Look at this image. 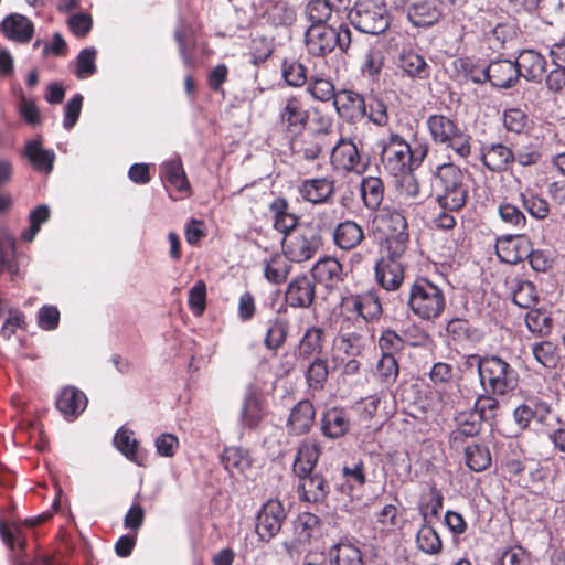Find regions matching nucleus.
<instances>
[{
    "mask_svg": "<svg viewBox=\"0 0 565 565\" xmlns=\"http://www.w3.org/2000/svg\"><path fill=\"white\" fill-rule=\"evenodd\" d=\"M281 75L286 83L292 87H301L307 81V68L296 60H285L281 64Z\"/></svg>",
    "mask_w": 565,
    "mask_h": 565,
    "instance_id": "nucleus-44",
    "label": "nucleus"
},
{
    "mask_svg": "<svg viewBox=\"0 0 565 565\" xmlns=\"http://www.w3.org/2000/svg\"><path fill=\"white\" fill-rule=\"evenodd\" d=\"M376 230L385 236L386 249L393 254L406 252L408 245V224L404 214L391 206L381 209L374 217Z\"/></svg>",
    "mask_w": 565,
    "mask_h": 565,
    "instance_id": "nucleus-7",
    "label": "nucleus"
},
{
    "mask_svg": "<svg viewBox=\"0 0 565 565\" xmlns=\"http://www.w3.org/2000/svg\"><path fill=\"white\" fill-rule=\"evenodd\" d=\"M334 28L311 24L306 32V46L311 55L324 56L334 50Z\"/></svg>",
    "mask_w": 565,
    "mask_h": 565,
    "instance_id": "nucleus-15",
    "label": "nucleus"
},
{
    "mask_svg": "<svg viewBox=\"0 0 565 565\" xmlns=\"http://www.w3.org/2000/svg\"><path fill=\"white\" fill-rule=\"evenodd\" d=\"M331 163L337 169L362 173L367 167V162L363 159L360 150L350 138H340L331 151Z\"/></svg>",
    "mask_w": 565,
    "mask_h": 565,
    "instance_id": "nucleus-11",
    "label": "nucleus"
},
{
    "mask_svg": "<svg viewBox=\"0 0 565 565\" xmlns=\"http://www.w3.org/2000/svg\"><path fill=\"white\" fill-rule=\"evenodd\" d=\"M515 65L519 77L529 82L541 83L546 72L547 62L545 57L534 50H523L519 53Z\"/></svg>",
    "mask_w": 565,
    "mask_h": 565,
    "instance_id": "nucleus-16",
    "label": "nucleus"
},
{
    "mask_svg": "<svg viewBox=\"0 0 565 565\" xmlns=\"http://www.w3.org/2000/svg\"><path fill=\"white\" fill-rule=\"evenodd\" d=\"M426 126L431 140L437 145H445L460 128L456 120L441 114L429 115Z\"/></svg>",
    "mask_w": 565,
    "mask_h": 565,
    "instance_id": "nucleus-27",
    "label": "nucleus"
},
{
    "mask_svg": "<svg viewBox=\"0 0 565 565\" xmlns=\"http://www.w3.org/2000/svg\"><path fill=\"white\" fill-rule=\"evenodd\" d=\"M224 468L231 473H243L250 467L247 452L239 447H226L221 456Z\"/></svg>",
    "mask_w": 565,
    "mask_h": 565,
    "instance_id": "nucleus-39",
    "label": "nucleus"
},
{
    "mask_svg": "<svg viewBox=\"0 0 565 565\" xmlns=\"http://www.w3.org/2000/svg\"><path fill=\"white\" fill-rule=\"evenodd\" d=\"M322 246L319 230L310 224L302 223L298 228L284 235L282 252L291 262L301 263L311 259Z\"/></svg>",
    "mask_w": 565,
    "mask_h": 565,
    "instance_id": "nucleus-6",
    "label": "nucleus"
},
{
    "mask_svg": "<svg viewBox=\"0 0 565 565\" xmlns=\"http://www.w3.org/2000/svg\"><path fill=\"white\" fill-rule=\"evenodd\" d=\"M333 106L338 115L348 121H356L366 116L365 98L351 89L338 92L333 99Z\"/></svg>",
    "mask_w": 565,
    "mask_h": 565,
    "instance_id": "nucleus-14",
    "label": "nucleus"
},
{
    "mask_svg": "<svg viewBox=\"0 0 565 565\" xmlns=\"http://www.w3.org/2000/svg\"><path fill=\"white\" fill-rule=\"evenodd\" d=\"M490 83L498 88H511L519 81L515 61L498 58L488 65Z\"/></svg>",
    "mask_w": 565,
    "mask_h": 565,
    "instance_id": "nucleus-22",
    "label": "nucleus"
},
{
    "mask_svg": "<svg viewBox=\"0 0 565 565\" xmlns=\"http://www.w3.org/2000/svg\"><path fill=\"white\" fill-rule=\"evenodd\" d=\"M0 31L9 40L28 43L33 36L34 24L20 13H11L0 23Z\"/></svg>",
    "mask_w": 565,
    "mask_h": 565,
    "instance_id": "nucleus-20",
    "label": "nucleus"
},
{
    "mask_svg": "<svg viewBox=\"0 0 565 565\" xmlns=\"http://www.w3.org/2000/svg\"><path fill=\"white\" fill-rule=\"evenodd\" d=\"M381 162L384 170L393 177H403L419 167L427 154V148L412 150L409 143L397 132L391 131L379 140Z\"/></svg>",
    "mask_w": 565,
    "mask_h": 565,
    "instance_id": "nucleus-2",
    "label": "nucleus"
},
{
    "mask_svg": "<svg viewBox=\"0 0 565 565\" xmlns=\"http://www.w3.org/2000/svg\"><path fill=\"white\" fill-rule=\"evenodd\" d=\"M447 332L455 340H472L476 338L477 330L472 329L468 320L452 319L447 324Z\"/></svg>",
    "mask_w": 565,
    "mask_h": 565,
    "instance_id": "nucleus-59",
    "label": "nucleus"
},
{
    "mask_svg": "<svg viewBox=\"0 0 565 565\" xmlns=\"http://www.w3.org/2000/svg\"><path fill=\"white\" fill-rule=\"evenodd\" d=\"M407 20L416 28H429L437 23L441 11L434 1L420 0L405 8Z\"/></svg>",
    "mask_w": 565,
    "mask_h": 565,
    "instance_id": "nucleus-18",
    "label": "nucleus"
},
{
    "mask_svg": "<svg viewBox=\"0 0 565 565\" xmlns=\"http://www.w3.org/2000/svg\"><path fill=\"white\" fill-rule=\"evenodd\" d=\"M405 252L393 254L392 249H386L375 264L374 273L377 284L387 291L397 290L405 278V266L403 257Z\"/></svg>",
    "mask_w": 565,
    "mask_h": 565,
    "instance_id": "nucleus-10",
    "label": "nucleus"
},
{
    "mask_svg": "<svg viewBox=\"0 0 565 565\" xmlns=\"http://www.w3.org/2000/svg\"><path fill=\"white\" fill-rule=\"evenodd\" d=\"M494 396L484 393L477 398L473 411L480 420H490L494 417L495 411L499 407V402Z\"/></svg>",
    "mask_w": 565,
    "mask_h": 565,
    "instance_id": "nucleus-53",
    "label": "nucleus"
},
{
    "mask_svg": "<svg viewBox=\"0 0 565 565\" xmlns=\"http://www.w3.org/2000/svg\"><path fill=\"white\" fill-rule=\"evenodd\" d=\"M397 65L404 75L413 79H427L431 73V67L424 56L411 49L399 53Z\"/></svg>",
    "mask_w": 565,
    "mask_h": 565,
    "instance_id": "nucleus-23",
    "label": "nucleus"
},
{
    "mask_svg": "<svg viewBox=\"0 0 565 565\" xmlns=\"http://www.w3.org/2000/svg\"><path fill=\"white\" fill-rule=\"evenodd\" d=\"M309 110L301 96L289 95L282 99L278 114L281 130L291 139L300 136L309 124Z\"/></svg>",
    "mask_w": 565,
    "mask_h": 565,
    "instance_id": "nucleus-8",
    "label": "nucleus"
},
{
    "mask_svg": "<svg viewBox=\"0 0 565 565\" xmlns=\"http://www.w3.org/2000/svg\"><path fill=\"white\" fill-rule=\"evenodd\" d=\"M206 285L198 280L189 291V307L195 316H201L205 310Z\"/></svg>",
    "mask_w": 565,
    "mask_h": 565,
    "instance_id": "nucleus-57",
    "label": "nucleus"
},
{
    "mask_svg": "<svg viewBox=\"0 0 565 565\" xmlns=\"http://www.w3.org/2000/svg\"><path fill=\"white\" fill-rule=\"evenodd\" d=\"M87 405V398L83 392L74 386H67L62 390L57 399L56 408L66 418H76Z\"/></svg>",
    "mask_w": 565,
    "mask_h": 565,
    "instance_id": "nucleus-26",
    "label": "nucleus"
},
{
    "mask_svg": "<svg viewBox=\"0 0 565 565\" xmlns=\"http://www.w3.org/2000/svg\"><path fill=\"white\" fill-rule=\"evenodd\" d=\"M114 443L117 449L128 459L137 461L138 441L132 437V431L119 429L115 435Z\"/></svg>",
    "mask_w": 565,
    "mask_h": 565,
    "instance_id": "nucleus-51",
    "label": "nucleus"
},
{
    "mask_svg": "<svg viewBox=\"0 0 565 565\" xmlns=\"http://www.w3.org/2000/svg\"><path fill=\"white\" fill-rule=\"evenodd\" d=\"M96 51L94 49H84L77 56L76 75L78 78H86L96 72L95 64Z\"/></svg>",
    "mask_w": 565,
    "mask_h": 565,
    "instance_id": "nucleus-58",
    "label": "nucleus"
},
{
    "mask_svg": "<svg viewBox=\"0 0 565 565\" xmlns=\"http://www.w3.org/2000/svg\"><path fill=\"white\" fill-rule=\"evenodd\" d=\"M307 92L316 100L329 102L333 100L338 93H335L334 85L330 79L323 77H312L307 86Z\"/></svg>",
    "mask_w": 565,
    "mask_h": 565,
    "instance_id": "nucleus-46",
    "label": "nucleus"
},
{
    "mask_svg": "<svg viewBox=\"0 0 565 565\" xmlns=\"http://www.w3.org/2000/svg\"><path fill=\"white\" fill-rule=\"evenodd\" d=\"M470 136L461 128L455 134L445 146L451 148L460 158H467L471 153Z\"/></svg>",
    "mask_w": 565,
    "mask_h": 565,
    "instance_id": "nucleus-64",
    "label": "nucleus"
},
{
    "mask_svg": "<svg viewBox=\"0 0 565 565\" xmlns=\"http://www.w3.org/2000/svg\"><path fill=\"white\" fill-rule=\"evenodd\" d=\"M320 447L316 441H302L295 456L292 473L298 479L297 492L300 501L309 503H323L330 493L328 479L316 470Z\"/></svg>",
    "mask_w": 565,
    "mask_h": 565,
    "instance_id": "nucleus-1",
    "label": "nucleus"
},
{
    "mask_svg": "<svg viewBox=\"0 0 565 565\" xmlns=\"http://www.w3.org/2000/svg\"><path fill=\"white\" fill-rule=\"evenodd\" d=\"M329 369L326 359L315 358L307 367L306 380L311 390H322L328 380Z\"/></svg>",
    "mask_w": 565,
    "mask_h": 565,
    "instance_id": "nucleus-41",
    "label": "nucleus"
},
{
    "mask_svg": "<svg viewBox=\"0 0 565 565\" xmlns=\"http://www.w3.org/2000/svg\"><path fill=\"white\" fill-rule=\"evenodd\" d=\"M300 193L313 204L327 203L334 194V182L328 178L308 179L302 181Z\"/></svg>",
    "mask_w": 565,
    "mask_h": 565,
    "instance_id": "nucleus-24",
    "label": "nucleus"
},
{
    "mask_svg": "<svg viewBox=\"0 0 565 565\" xmlns=\"http://www.w3.org/2000/svg\"><path fill=\"white\" fill-rule=\"evenodd\" d=\"M188 33L186 26L181 24L174 31V39L179 44V52L183 64L191 68L195 66V58L193 56L194 44L188 42Z\"/></svg>",
    "mask_w": 565,
    "mask_h": 565,
    "instance_id": "nucleus-52",
    "label": "nucleus"
},
{
    "mask_svg": "<svg viewBox=\"0 0 565 565\" xmlns=\"http://www.w3.org/2000/svg\"><path fill=\"white\" fill-rule=\"evenodd\" d=\"M364 238L363 228L354 221H344L340 223L333 232L334 244L343 249L350 250L358 245Z\"/></svg>",
    "mask_w": 565,
    "mask_h": 565,
    "instance_id": "nucleus-31",
    "label": "nucleus"
},
{
    "mask_svg": "<svg viewBox=\"0 0 565 565\" xmlns=\"http://www.w3.org/2000/svg\"><path fill=\"white\" fill-rule=\"evenodd\" d=\"M288 334V322L284 319H273L268 321V328L264 339V344L269 350L280 348Z\"/></svg>",
    "mask_w": 565,
    "mask_h": 565,
    "instance_id": "nucleus-43",
    "label": "nucleus"
},
{
    "mask_svg": "<svg viewBox=\"0 0 565 565\" xmlns=\"http://www.w3.org/2000/svg\"><path fill=\"white\" fill-rule=\"evenodd\" d=\"M556 345L551 341H542L532 347L535 360L545 367H555L558 361Z\"/></svg>",
    "mask_w": 565,
    "mask_h": 565,
    "instance_id": "nucleus-49",
    "label": "nucleus"
},
{
    "mask_svg": "<svg viewBox=\"0 0 565 565\" xmlns=\"http://www.w3.org/2000/svg\"><path fill=\"white\" fill-rule=\"evenodd\" d=\"M326 342L324 330L320 327H311L301 337L298 348V359L308 360L311 356H320Z\"/></svg>",
    "mask_w": 565,
    "mask_h": 565,
    "instance_id": "nucleus-29",
    "label": "nucleus"
},
{
    "mask_svg": "<svg viewBox=\"0 0 565 565\" xmlns=\"http://www.w3.org/2000/svg\"><path fill=\"white\" fill-rule=\"evenodd\" d=\"M523 207L535 218L544 220L550 213V206L545 199L534 194H521Z\"/></svg>",
    "mask_w": 565,
    "mask_h": 565,
    "instance_id": "nucleus-54",
    "label": "nucleus"
},
{
    "mask_svg": "<svg viewBox=\"0 0 565 565\" xmlns=\"http://www.w3.org/2000/svg\"><path fill=\"white\" fill-rule=\"evenodd\" d=\"M481 161L490 171L501 172L514 161V153L503 143L486 145L481 148Z\"/></svg>",
    "mask_w": 565,
    "mask_h": 565,
    "instance_id": "nucleus-25",
    "label": "nucleus"
},
{
    "mask_svg": "<svg viewBox=\"0 0 565 565\" xmlns=\"http://www.w3.org/2000/svg\"><path fill=\"white\" fill-rule=\"evenodd\" d=\"M161 178L178 191H184L189 182L180 160H171L161 167Z\"/></svg>",
    "mask_w": 565,
    "mask_h": 565,
    "instance_id": "nucleus-40",
    "label": "nucleus"
},
{
    "mask_svg": "<svg viewBox=\"0 0 565 565\" xmlns=\"http://www.w3.org/2000/svg\"><path fill=\"white\" fill-rule=\"evenodd\" d=\"M316 297V287L308 276H298L292 279L285 292L286 302L292 308H309Z\"/></svg>",
    "mask_w": 565,
    "mask_h": 565,
    "instance_id": "nucleus-17",
    "label": "nucleus"
},
{
    "mask_svg": "<svg viewBox=\"0 0 565 565\" xmlns=\"http://www.w3.org/2000/svg\"><path fill=\"white\" fill-rule=\"evenodd\" d=\"M60 322V311L54 306H43L38 312V324L43 330H55Z\"/></svg>",
    "mask_w": 565,
    "mask_h": 565,
    "instance_id": "nucleus-63",
    "label": "nucleus"
},
{
    "mask_svg": "<svg viewBox=\"0 0 565 565\" xmlns=\"http://www.w3.org/2000/svg\"><path fill=\"white\" fill-rule=\"evenodd\" d=\"M353 309L365 321L379 318L382 313V306L374 291H369L353 298Z\"/></svg>",
    "mask_w": 565,
    "mask_h": 565,
    "instance_id": "nucleus-38",
    "label": "nucleus"
},
{
    "mask_svg": "<svg viewBox=\"0 0 565 565\" xmlns=\"http://www.w3.org/2000/svg\"><path fill=\"white\" fill-rule=\"evenodd\" d=\"M513 302L521 308H530L537 302V292L533 282L520 281L513 292Z\"/></svg>",
    "mask_w": 565,
    "mask_h": 565,
    "instance_id": "nucleus-50",
    "label": "nucleus"
},
{
    "mask_svg": "<svg viewBox=\"0 0 565 565\" xmlns=\"http://www.w3.org/2000/svg\"><path fill=\"white\" fill-rule=\"evenodd\" d=\"M480 385L484 393L507 395L519 384L516 370L498 355H488L486 364L480 366Z\"/></svg>",
    "mask_w": 565,
    "mask_h": 565,
    "instance_id": "nucleus-5",
    "label": "nucleus"
},
{
    "mask_svg": "<svg viewBox=\"0 0 565 565\" xmlns=\"http://www.w3.org/2000/svg\"><path fill=\"white\" fill-rule=\"evenodd\" d=\"M290 271V265L280 255H275L265 265V277L268 281L280 284L286 280Z\"/></svg>",
    "mask_w": 565,
    "mask_h": 565,
    "instance_id": "nucleus-47",
    "label": "nucleus"
},
{
    "mask_svg": "<svg viewBox=\"0 0 565 565\" xmlns=\"http://www.w3.org/2000/svg\"><path fill=\"white\" fill-rule=\"evenodd\" d=\"M350 0H311L306 7V14L312 24H326L333 12L348 8Z\"/></svg>",
    "mask_w": 565,
    "mask_h": 565,
    "instance_id": "nucleus-28",
    "label": "nucleus"
},
{
    "mask_svg": "<svg viewBox=\"0 0 565 565\" xmlns=\"http://www.w3.org/2000/svg\"><path fill=\"white\" fill-rule=\"evenodd\" d=\"M360 192L364 205L372 211L380 207L384 198V184L380 178L367 177L361 181Z\"/></svg>",
    "mask_w": 565,
    "mask_h": 565,
    "instance_id": "nucleus-36",
    "label": "nucleus"
},
{
    "mask_svg": "<svg viewBox=\"0 0 565 565\" xmlns=\"http://www.w3.org/2000/svg\"><path fill=\"white\" fill-rule=\"evenodd\" d=\"M379 348L382 354H392L399 352L404 348L403 339L393 330H385L379 339Z\"/></svg>",
    "mask_w": 565,
    "mask_h": 565,
    "instance_id": "nucleus-60",
    "label": "nucleus"
},
{
    "mask_svg": "<svg viewBox=\"0 0 565 565\" xmlns=\"http://www.w3.org/2000/svg\"><path fill=\"white\" fill-rule=\"evenodd\" d=\"M4 273L14 280L20 270L15 259V241L8 234H0V274Z\"/></svg>",
    "mask_w": 565,
    "mask_h": 565,
    "instance_id": "nucleus-34",
    "label": "nucleus"
},
{
    "mask_svg": "<svg viewBox=\"0 0 565 565\" xmlns=\"http://www.w3.org/2000/svg\"><path fill=\"white\" fill-rule=\"evenodd\" d=\"M83 105V96L75 94L66 104L64 109L63 126L65 129H72L79 117Z\"/></svg>",
    "mask_w": 565,
    "mask_h": 565,
    "instance_id": "nucleus-62",
    "label": "nucleus"
},
{
    "mask_svg": "<svg viewBox=\"0 0 565 565\" xmlns=\"http://www.w3.org/2000/svg\"><path fill=\"white\" fill-rule=\"evenodd\" d=\"M495 252L501 262L515 265L531 255V241L525 235H507L498 238Z\"/></svg>",
    "mask_w": 565,
    "mask_h": 565,
    "instance_id": "nucleus-13",
    "label": "nucleus"
},
{
    "mask_svg": "<svg viewBox=\"0 0 565 565\" xmlns=\"http://www.w3.org/2000/svg\"><path fill=\"white\" fill-rule=\"evenodd\" d=\"M311 275L326 287H333L341 280L342 265L333 257H324L313 265Z\"/></svg>",
    "mask_w": 565,
    "mask_h": 565,
    "instance_id": "nucleus-32",
    "label": "nucleus"
},
{
    "mask_svg": "<svg viewBox=\"0 0 565 565\" xmlns=\"http://www.w3.org/2000/svg\"><path fill=\"white\" fill-rule=\"evenodd\" d=\"M286 519V512L278 500H268L256 518V533L264 542L275 537Z\"/></svg>",
    "mask_w": 565,
    "mask_h": 565,
    "instance_id": "nucleus-12",
    "label": "nucleus"
},
{
    "mask_svg": "<svg viewBox=\"0 0 565 565\" xmlns=\"http://www.w3.org/2000/svg\"><path fill=\"white\" fill-rule=\"evenodd\" d=\"M499 215L504 223L518 228H524L526 225V217L523 212L512 204L500 205Z\"/></svg>",
    "mask_w": 565,
    "mask_h": 565,
    "instance_id": "nucleus-61",
    "label": "nucleus"
},
{
    "mask_svg": "<svg viewBox=\"0 0 565 565\" xmlns=\"http://www.w3.org/2000/svg\"><path fill=\"white\" fill-rule=\"evenodd\" d=\"M329 559L331 565H363L360 548L349 542L334 545L329 552Z\"/></svg>",
    "mask_w": 565,
    "mask_h": 565,
    "instance_id": "nucleus-35",
    "label": "nucleus"
},
{
    "mask_svg": "<svg viewBox=\"0 0 565 565\" xmlns=\"http://www.w3.org/2000/svg\"><path fill=\"white\" fill-rule=\"evenodd\" d=\"M408 306L422 320H434L445 310L446 299L440 287L426 278H417L409 289Z\"/></svg>",
    "mask_w": 565,
    "mask_h": 565,
    "instance_id": "nucleus-4",
    "label": "nucleus"
},
{
    "mask_svg": "<svg viewBox=\"0 0 565 565\" xmlns=\"http://www.w3.org/2000/svg\"><path fill=\"white\" fill-rule=\"evenodd\" d=\"M527 124V115L519 108L507 109L503 114V125L509 131L521 134Z\"/></svg>",
    "mask_w": 565,
    "mask_h": 565,
    "instance_id": "nucleus-55",
    "label": "nucleus"
},
{
    "mask_svg": "<svg viewBox=\"0 0 565 565\" xmlns=\"http://www.w3.org/2000/svg\"><path fill=\"white\" fill-rule=\"evenodd\" d=\"M334 347L347 356H359L365 348V338L359 331H350L343 324L334 340Z\"/></svg>",
    "mask_w": 565,
    "mask_h": 565,
    "instance_id": "nucleus-33",
    "label": "nucleus"
},
{
    "mask_svg": "<svg viewBox=\"0 0 565 565\" xmlns=\"http://www.w3.org/2000/svg\"><path fill=\"white\" fill-rule=\"evenodd\" d=\"M437 201L449 211H458L467 202L468 188L463 182L462 171L452 163L441 164L436 174Z\"/></svg>",
    "mask_w": 565,
    "mask_h": 565,
    "instance_id": "nucleus-3",
    "label": "nucleus"
},
{
    "mask_svg": "<svg viewBox=\"0 0 565 565\" xmlns=\"http://www.w3.org/2000/svg\"><path fill=\"white\" fill-rule=\"evenodd\" d=\"M25 156L35 170L44 173L52 171L55 154L53 151L43 149L39 141L32 140L26 143Z\"/></svg>",
    "mask_w": 565,
    "mask_h": 565,
    "instance_id": "nucleus-37",
    "label": "nucleus"
},
{
    "mask_svg": "<svg viewBox=\"0 0 565 565\" xmlns=\"http://www.w3.org/2000/svg\"><path fill=\"white\" fill-rule=\"evenodd\" d=\"M351 23L356 30L367 34H381L390 26V15L382 6L358 3L350 12Z\"/></svg>",
    "mask_w": 565,
    "mask_h": 565,
    "instance_id": "nucleus-9",
    "label": "nucleus"
},
{
    "mask_svg": "<svg viewBox=\"0 0 565 565\" xmlns=\"http://www.w3.org/2000/svg\"><path fill=\"white\" fill-rule=\"evenodd\" d=\"M366 116L370 121L374 125L384 127L388 124V114L387 108L384 102L377 97H372L369 103H366Z\"/></svg>",
    "mask_w": 565,
    "mask_h": 565,
    "instance_id": "nucleus-56",
    "label": "nucleus"
},
{
    "mask_svg": "<svg viewBox=\"0 0 565 565\" xmlns=\"http://www.w3.org/2000/svg\"><path fill=\"white\" fill-rule=\"evenodd\" d=\"M376 373L379 379L386 385L395 383L399 367L397 360L392 354H382L376 364Z\"/></svg>",
    "mask_w": 565,
    "mask_h": 565,
    "instance_id": "nucleus-48",
    "label": "nucleus"
},
{
    "mask_svg": "<svg viewBox=\"0 0 565 565\" xmlns=\"http://www.w3.org/2000/svg\"><path fill=\"white\" fill-rule=\"evenodd\" d=\"M351 427V419L344 408L333 407L328 409L321 418L322 435L330 439L343 437Z\"/></svg>",
    "mask_w": 565,
    "mask_h": 565,
    "instance_id": "nucleus-21",
    "label": "nucleus"
},
{
    "mask_svg": "<svg viewBox=\"0 0 565 565\" xmlns=\"http://www.w3.org/2000/svg\"><path fill=\"white\" fill-rule=\"evenodd\" d=\"M264 418V408L259 395L249 388L244 397L241 408L239 422L249 429L258 427Z\"/></svg>",
    "mask_w": 565,
    "mask_h": 565,
    "instance_id": "nucleus-30",
    "label": "nucleus"
},
{
    "mask_svg": "<svg viewBox=\"0 0 565 565\" xmlns=\"http://www.w3.org/2000/svg\"><path fill=\"white\" fill-rule=\"evenodd\" d=\"M416 542L419 550L426 554H438L443 547L441 540L436 530L426 524L418 531Z\"/></svg>",
    "mask_w": 565,
    "mask_h": 565,
    "instance_id": "nucleus-45",
    "label": "nucleus"
},
{
    "mask_svg": "<svg viewBox=\"0 0 565 565\" xmlns=\"http://www.w3.org/2000/svg\"><path fill=\"white\" fill-rule=\"evenodd\" d=\"M316 411L308 399L298 402L290 411L287 429L292 435L307 434L313 425Z\"/></svg>",
    "mask_w": 565,
    "mask_h": 565,
    "instance_id": "nucleus-19",
    "label": "nucleus"
},
{
    "mask_svg": "<svg viewBox=\"0 0 565 565\" xmlns=\"http://www.w3.org/2000/svg\"><path fill=\"white\" fill-rule=\"evenodd\" d=\"M467 466L477 472L488 469L491 465V455L488 447L470 445L465 450Z\"/></svg>",
    "mask_w": 565,
    "mask_h": 565,
    "instance_id": "nucleus-42",
    "label": "nucleus"
}]
</instances>
